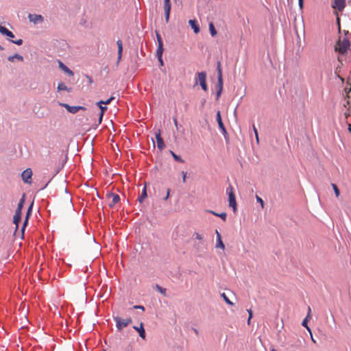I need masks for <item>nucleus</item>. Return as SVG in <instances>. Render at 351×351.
<instances>
[{"label":"nucleus","mask_w":351,"mask_h":351,"mask_svg":"<svg viewBox=\"0 0 351 351\" xmlns=\"http://www.w3.org/2000/svg\"><path fill=\"white\" fill-rule=\"evenodd\" d=\"M350 47V41L348 38H344L343 40H339L335 45V49L339 53L343 54L346 52Z\"/></svg>","instance_id":"nucleus-1"},{"label":"nucleus","mask_w":351,"mask_h":351,"mask_svg":"<svg viewBox=\"0 0 351 351\" xmlns=\"http://www.w3.org/2000/svg\"><path fill=\"white\" fill-rule=\"evenodd\" d=\"M226 193L228 195V202H229V206L232 208L233 210L236 212L237 210V202H236V197L234 193V189L232 185H230L227 189Z\"/></svg>","instance_id":"nucleus-2"},{"label":"nucleus","mask_w":351,"mask_h":351,"mask_svg":"<svg viewBox=\"0 0 351 351\" xmlns=\"http://www.w3.org/2000/svg\"><path fill=\"white\" fill-rule=\"evenodd\" d=\"M195 81L196 83L199 82L202 88L204 90H207V84H206V73L204 71L198 72L195 75Z\"/></svg>","instance_id":"nucleus-3"},{"label":"nucleus","mask_w":351,"mask_h":351,"mask_svg":"<svg viewBox=\"0 0 351 351\" xmlns=\"http://www.w3.org/2000/svg\"><path fill=\"white\" fill-rule=\"evenodd\" d=\"M114 319L116 322V326L118 328V330L123 329V328L128 326L132 322V319L130 317L122 319L119 317H114Z\"/></svg>","instance_id":"nucleus-4"},{"label":"nucleus","mask_w":351,"mask_h":351,"mask_svg":"<svg viewBox=\"0 0 351 351\" xmlns=\"http://www.w3.org/2000/svg\"><path fill=\"white\" fill-rule=\"evenodd\" d=\"M32 171L30 168L24 170L21 174L23 181L26 184L32 183Z\"/></svg>","instance_id":"nucleus-5"},{"label":"nucleus","mask_w":351,"mask_h":351,"mask_svg":"<svg viewBox=\"0 0 351 351\" xmlns=\"http://www.w3.org/2000/svg\"><path fill=\"white\" fill-rule=\"evenodd\" d=\"M217 72H218V86L219 90L217 91V95L219 96L221 94L222 86H223V80H222V70L221 69V64L219 62L217 64Z\"/></svg>","instance_id":"nucleus-6"},{"label":"nucleus","mask_w":351,"mask_h":351,"mask_svg":"<svg viewBox=\"0 0 351 351\" xmlns=\"http://www.w3.org/2000/svg\"><path fill=\"white\" fill-rule=\"evenodd\" d=\"M156 38H157V41H158V49L156 50V56H160L161 55H162V53H163V43H162V39L160 35V34L156 32Z\"/></svg>","instance_id":"nucleus-7"},{"label":"nucleus","mask_w":351,"mask_h":351,"mask_svg":"<svg viewBox=\"0 0 351 351\" xmlns=\"http://www.w3.org/2000/svg\"><path fill=\"white\" fill-rule=\"evenodd\" d=\"M216 119H217V123H218L220 130L221 131V132L224 135V136L226 137V136L228 135V133H227L226 129L223 123L220 111H217Z\"/></svg>","instance_id":"nucleus-8"},{"label":"nucleus","mask_w":351,"mask_h":351,"mask_svg":"<svg viewBox=\"0 0 351 351\" xmlns=\"http://www.w3.org/2000/svg\"><path fill=\"white\" fill-rule=\"evenodd\" d=\"M164 10L165 14V21L167 23L169 19L170 11H171V3L170 0L164 1Z\"/></svg>","instance_id":"nucleus-9"},{"label":"nucleus","mask_w":351,"mask_h":351,"mask_svg":"<svg viewBox=\"0 0 351 351\" xmlns=\"http://www.w3.org/2000/svg\"><path fill=\"white\" fill-rule=\"evenodd\" d=\"M346 5V0H334L332 8L339 10L342 11Z\"/></svg>","instance_id":"nucleus-10"},{"label":"nucleus","mask_w":351,"mask_h":351,"mask_svg":"<svg viewBox=\"0 0 351 351\" xmlns=\"http://www.w3.org/2000/svg\"><path fill=\"white\" fill-rule=\"evenodd\" d=\"M108 197L109 199H112L111 202L109 203V206L111 208L113 207L116 204H117L120 200L119 195L112 193H108Z\"/></svg>","instance_id":"nucleus-11"},{"label":"nucleus","mask_w":351,"mask_h":351,"mask_svg":"<svg viewBox=\"0 0 351 351\" xmlns=\"http://www.w3.org/2000/svg\"><path fill=\"white\" fill-rule=\"evenodd\" d=\"M28 18L29 21L34 23H42L44 20L43 17L40 14H29Z\"/></svg>","instance_id":"nucleus-12"},{"label":"nucleus","mask_w":351,"mask_h":351,"mask_svg":"<svg viewBox=\"0 0 351 351\" xmlns=\"http://www.w3.org/2000/svg\"><path fill=\"white\" fill-rule=\"evenodd\" d=\"M114 99V97H111L110 98L108 99L106 101H97L96 102V106L99 108V110H107V108L106 106H104L103 104H108L110 103V101L112 100H113Z\"/></svg>","instance_id":"nucleus-13"},{"label":"nucleus","mask_w":351,"mask_h":351,"mask_svg":"<svg viewBox=\"0 0 351 351\" xmlns=\"http://www.w3.org/2000/svg\"><path fill=\"white\" fill-rule=\"evenodd\" d=\"M338 60L339 62V64L336 66L335 70V73L337 75V77H339L342 82H343L344 79L340 75V73H341V69H342L343 63L341 62V60L340 59L339 57L338 58Z\"/></svg>","instance_id":"nucleus-14"},{"label":"nucleus","mask_w":351,"mask_h":351,"mask_svg":"<svg viewBox=\"0 0 351 351\" xmlns=\"http://www.w3.org/2000/svg\"><path fill=\"white\" fill-rule=\"evenodd\" d=\"M309 319H311V307H310V306H308V313H307V315H306V317H305V318L304 319V320L302 321V325L303 326H304V327L307 329V330H308L309 332H311V329H310V328L308 326V324H307V323H308V320Z\"/></svg>","instance_id":"nucleus-15"},{"label":"nucleus","mask_w":351,"mask_h":351,"mask_svg":"<svg viewBox=\"0 0 351 351\" xmlns=\"http://www.w3.org/2000/svg\"><path fill=\"white\" fill-rule=\"evenodd\" d=\"M156 138L158 148L160 150L163 149L165 145L164 141L162 140V138L160 136V132H158V133L156 134Z\"/></svg>","instance_id":"nucleus-16"},{"label":"nucleus","mask_w":351,"mask_h":351,"mask_svg":"<svg viewBox=\"0 0 351 351\" xmlns=\"http://www.w3.org/2000/svg\"><path fill=\"white\" fill-rule=\"evenodd\" d=\"M32 206H33V202L31 204V205L29 206L28 209H27V214H26V217H25V219L23 222V227L21 228V232L23 234L24 231H25V227L28 223V218L32 213Z\"/></svg>","instance_id":"nucleus-17"},{"label":"nucleus","mask_w":351,"mask_h":351,"mask_svg":"<svg viewBox=\"0 0 351 351\" xmlns=\"http://www.w3.org/2000/svg\"><path fill=\"white\" fill-rule=\"evenodd\" d=\"M21 220V211H15V214L13 217V223L16 225V229L19 227V223Z\"/></svg>","instance_id":"nucleus-18"},{"label":"nucleus","mask_w":351,"mask_h":351,"mask_svg":"<svg viewBox=\"0 0 351 351\" xmlns=\"http://www.w3.org/2000/svg\"><path fill=\"white\" fill-rule=\"evenodd\" d=\"M59 67L69 76H73V72L66 65H64L61 61H59Z\"/></svg>","instance_id":"nucleus-19"},{"label":"nucleus","mask_w":351,"mask_h":351,"mask_svg":"<svg viewBox=\"0 0 351 351\" xmlns=\"http://www.w3.org/2000/svg\"><path fill=\"white\" fill-rule=\"evenodd\" d=\"M139 334V336L145 339V329L143 328V323H141L140 324V326L139 327H137V326H134L133 327Z\"/></svg>","instance_id":"nucleus-20"},{"label":"nucleus","mask_w":351,"mask_h":351,"mask_svg":"<svg viewBox=\"0 0 351 351\" xmlns=\"http://www.w3.org/2000/svg\"><path fill=\"white\" fill-rule=\"evenodd\" d=\"M189 23L195 34L199 32V27L195 20H189Z\"/></svg>","instance_id":"nucleus-21"},{"label":"nucleus","mask_w":351,"mask_h":351,"mask_svg":"<svg viewBox=\"0 0 351 351\" xmlns=\"http://www.w3.org/2000/svg\"><path fill=\"white\" fill-rule=\"evenodd\" d=\"M0 32L3 34L6 35L8 37L13 38L14 36L12 32H10L9 29H8L6 27L0 25Z\"/></svg>","instance_id":"nucleus-22"},{"label":"nucleus","mask_w":351,"mask_h":351,"mask_svg":"<svg viewBox=\"0 0 351 351\" xmlns=\"http://www.w3.org/2000/svg\"><path fill=\"white\" fill-rule=\"evenodd\" d=\"M117 45L118 46V56L119 59H121L123 51V45L121 40H118L117 41Z\"/></svg>","instance_id":"nucleus-23"},{"label":"nucleus","mask_w":351,"mask_h":351,"mask_svg":"<svg viewBox=\"0 0 351 351\" xmlns=\"http://www.w3.org/2000/svg\"><path fill=\"white\" fill-rule=\"evenodd\" d=\"M209 212L210 213H212L213 215L220 217L223 221H226V216L227 215H226V213H215V211H213V210H210Z\"/></svg>","instance_id":"nucleus-24"},{"label":"nucleus","mask_w":351,"mask_h":351,"mask_svg":"<svg viewBox=\"0 0 351 351\" xmlns=\"http://www.w3.org/2000/svg\"><path fill=\"white\" fill-rule=\"evenodd\" d=\"M147 195L146 186H145L143 189L141 196L138 197L139 202H141V203L143 202V200L147 197Z\"/></svg>","instance_id":"nucleus-25"},{"label":"nucleus","mask_w":351,"mask_h":351,"mask_svg":"<svg viewBox=\"0 0 351 351\" xmlns=\"http://www.w3.org/2000/svg\"><path fill=\"white\" fill-rule=\"evenodd\" d=\"M24 202H25V195H23L22 198L20 199L19 204H18V206H17V208L16 210L17 211H21L22 210V208L23 207V204H24Z\"/></svg>","instance_id":"nucleus-26"},{"label":"nucleus","mask_w":351,"mask_h":351,"mask_svg":"<svg viewBox=\"0 0 351 351\" xmlns=\"http://www.w3.org/2000/svg\"><path fill=\"white\" fill-rule=\"evenodd\" d=\"M209 30L212 36H215L217 34V31L213 23H209Z\"/></svg>","instance_id":"nucleus-27"},{"label":"nucleus","mask_w":351,"mask_h":351,"mask_svg":"<svg viewBox=\"0 0 351 351\" xmlns=\"http://www.w3.org/2000/svg\"><path fill=\"white\" fill-rule=\"evenodd\" d=\"M14 59H18L22 61L23 60V58L19 54H15L14 56L8 57V60L10 62H13Z\"/></svg>","instance_id":"nucleus-28"},{"label":"nucleus","mask_w":351,"mask_h":351,"mask_svg":"<svg viewBox=\"0 0 351 351\" xmlns=\"http://www.w3.org/2000/svg\"><path fill=\"white\" fill-rule=\"evenodd\" d=\"M170 153L175 160L180 162L181 163H183L184 162V160L182 159L180 156L176 155L173 152L170 151Z\"/></svg>","instance_id":"nucleus-29"},{"label":"nucleus","mask_w":351,"mask_h":351,"mask_svg":"<svg viewBox=\"0 0 351 351\" xmlns=\"http://www.w3.org/2000/svg\"><path fill=\"white\" fill-rule=\"evenodd\" d=\"M58 89L59 90H70V88H68L66 84L63 82H60L58 85Z\"/></svg>","instance_id":"nucleus-30"},{"label":"nucleus","mask_w":351,"mask_h":351,"mask_svg":"<svg viewBox=\"0 0 351 351\" xmlns=\"http://www.w3.org/2000/svg\"><path fill=\"white\" fill-rule=\"evenodd\" d=\"M63 106H64L67 110H86L84 107L82 106H75V107H70L67 104H63Z\"/></svg>","instance_id":"nucleus-31"},{"label":"nucleus","mask_w":351,"mask_h":351,"mask_svg":"<svg viewBox=\"0 0 351 351\" xmlns=\"http://www.w3.org/2000/svg\"><path fill=\"white\" fill-rule=\"evenodd\" d=\"M332 189L334 190L335 196L337 197H338L339 196V195H340V191H339V189L338 186L335 184H332Z\"/></svg>","instance_id":"nucleus-32"},{"label":"nucleus","mask_w":351,"mask_h":351,"mask_svg":"<svg viewBox=\"0 0 351 351\" xmlns=\"http://www.w3.org/2000/svg\"><path fill=\"white\" fill-rule=\"evenodd\" d=\"M216 247L221 248L222 250L225 249V245L223 244L222 240H217Z\"/></svg>","instance_id":"nucleus-33"},{"label":"nucleus","mask_w":351,"mask_h":351,"mask_svg":"<svg viewBox=\"0 0 351 351\" xmlns=\"http://www.w3.org/2000/svg\"><path fill=\"white\" fill-rule=\"evenodd\" d=\"M193 238L201 241L203 239V236L199 232H194L193 234Z\"/></svg>","instance_id":"nucleus-34"},{"label":"nucleus","mask_w":351,"mask_h":351,"mask_svg":"<svg viewBox=\"0 0 351 351\" xmlns=\"http://www.w3.org/2000/svg\"><path fill=\"white\" fill-rule=\"evenodd\" d=\"M221 297L223 298V300H225V302L229 304V305H233V303L228 299V298L226 296V295L223 293L221 294Z\"/></svg>","instance_id":"nucleus-35"},{"label":"nucleus","mask_w":351,"mask_h":351,"mask_svg":"<svg viewBox=\"0 0 351 351\" xmlns=\"http://www.w3.org/2000/svg\"><path fill=\"white\" fill-rule=\"evenodd\" d=\"M104 111H100L99 113L98 114V117H99V119H98V124H100L101 123V121H102V118H103V116H104Z\"/></svg>","instance_id":"nucleus-36"},{"label":"nucleus","mask_w":351,"mask_h":351,"mask_svg":"<svg viewBox=\"0 0 351 351\" xmlns=\"http://www.w3.org/2000/svg\"><path fill=\"white\" fill-rule=\"evenodd\" d=\"M256 199L257 202H259V203L261 204V207H262V208H264V205H265V204H264V202H263V200L262 199V198H261L258 195H256Z\"/></svg>","instance_id":"nucleus-37"},{"label":"nucleus","mask_w":351,"mask_h":351,"mask_svg":"<svg viewBox=\"0 0 351 351\" xmlns=\"http://www.w3.org/2000/svg\"><path fill=\"white\" fill-rule=\"evenodd\" d=\"M253 130H254V132L255 134L256 142L258 143V142H259L258 134L257 129L256 128L255 125H253Z\"/></svg>","instance_id":"nucleus-38"},{"label":"nucleus","mask_w":351,"mask_h":351,"mask_svg":"<svg viewBox=\"0 0 351 351\" xmlns=\"http://www.w3.org/2000/svg\"><path fill=\"white\" fill-rule=\"evenodd\" d=\"M156 289H158V291L159 292H160L161 293H162L163 295L165 294V291H166V289H163L162 287H160V286L158 285H156Z\"/></svg>","instance_id":"nucleus-39"},{"label":"nucleus","mask_w":351,"mask_h":351,"mask_svg":"<svg viewBox=\"0 0 351 351\" xmlns=\"http://www.w3.org/2000/svg\"><path fill=\"white\" fill-rule=\"evenodd\" d=\"M247 312L249 313V317H248V319H247V323H248V324H250V319L252 317V311L251 309H248Z\"/></svg>","instance_id":"nucleus-40"},{"label":"nucleus","mask_w":351,"mask_h":351,"mask_svg":"<svg viewBox=\"0 0 351 351\" xmlns=\"http://www.w3.org/2000/svg\"><path fill=\"white\" fill-rule=\"evenodd\" d=\"M13 43L17 45H21L23 44V40L22 39H19V40H11Z\"/></svg>","instance_id":"nucleus-41"},{"label":"nucleus","mask_w":351,"mask_h":351,"mask_svg":"<svg viewBox=\"0 0 351 351\" xmlns=\"http://www.w3.org/2000/svg\"><path fill=\"white\" fill-rule=\"evenodd\" d=\"M182 182H186V173L184 172V171H182Z\"/></svg>","instance_id":"nucleus-42"},{"label":"nucleus","mask_w":351,"mask_h":351,"mask_svg":"<svg viewBox=\"0 0 351 351\" xmlns=\"http://www.w3.org/2000/svg\"><path fill=\"white\" fill-rule=\"evenodd\" d=\"M134 308H138V309H141L142 311H145L144 306H141V305L134 306Z\"/></svg>","instance_id":"nucleus-43"},{"label":"nucleus","mask_w":351,"mask_h":351,"mask_svg":"<svg viewBox=\"0 0 351 351\" xmlns=\"http://www.w3.org/2000/svg\"><path fill=\"white\" fill-rule=\"evenodd\" d=\"M215 232L217 234V240H221V234H219V232H218V230H216Z\"/></svg>","instance_id":"nucleus-44"},{"label":"nucleus","mask_w":351,"mask_h":351,"mask_svg":"<svg viewBox=\"0 0 351 351\" xmlns=\"http://www.w3.org/2000/svg\"><path fill=\"white\" fill-rule=\"evenodd\" d=\"M169 193H170V190L168 189L167 190V195H165V197L164 198L165 200H167L168 199L169 197Z\"/></svg>","instance_id":"nucleus-45"},{"label":"nucleus","mask_w":351,"mask_h":351,"mask_svg":"<svg viewBox=\"0 0 351 351\" xmlns=\"http://www.w3.org/2000/svg\"><path fill=\"white\" fill-rule=\"evenodd\" d=\"M158 60L160 62V64L163 65V61H162V55L160 56H160H158Z\"/></svg>","instance_id":"nucleus-46"},{"label":"nucleus","mask_w":351,"mask_h":351,"mask_svg":"<svg viewBox=\"0 0 351 351\" xmlns=\"http://www.w3.org/2000/svg\"><path fill=\"white\" fill-rule=\"evenodd\" d=\"M299 5L300 8L303 6V0H299Z\"/></svg>","instance_id":"nucleus-47"},{"label":"nucleus","mask_w":351,"mask_h":351,"mask_svg":"<svg viewBox=\"0 0 351 351\" xmlns=\"http://www.w3.org/2000/svg\"><path fill=\"white\" fill-rule=\"evenodd\" d=\"M173 122H174V124H175L176 127L177 128L178 122H177V119L176 118H173Z\"/></svg>","instance_id":"nucleus-48"},{"label":"nucleus","mask_w":351,"mask_h":351,"mask_svg":"<svg viewBox=\"0 0 351 351\" xmlns=\"http://www.w3.org/2000/svg\"><path fill=\"white\" fill-rule=\"evenodd\" d=\"M350 116V113L346 112L345 113V119H347Z\"/></svg>","instance_id":"nucleus-49"},{"label":"nucleus","mask_w":351,"mask_h":351,"mask_svg":"<svg viewBox=\"0 0 351 351\" xmlns=\"http://www.w3.org/2000/svg\"><path fill=\"white\" fill-rule=\"evenodd\" d=\"M348 130L351 132V124H348Z\"/></svg>","instance_id":"nucleus-50"},{"label":"nucleus","mask_w":351,"mask_h":351,"mask_svg":"<svg viewBox=\"0 0 351 351\" xmlns=\"http://www.w3.org/2000/svg\"><path fill=\"white\" fill-rule=\"evenodd\" d=\"M310 333H311V332ZM311 335H312V334H311ZM311 337H313L311 336ZM312 341H313V342H315V339H313V338H312Z\"/></svg>","instance_id":"nucleus-51"},{"label":"nucleus","mask_w":351,"mask_h":351,"mask_svg":"<svg viewBox=\"0 0 351 351\" xmlns=\"http://www.w3.org/2000/svg\"><path fill=\"white\" fill-rule=\"evenodd\" d=\"M3 48L1 47V45H0V50H3Z\"/></svg>","instance_id":"nucleus-52"},{"label":"nucleus","mask_w":351,"mask_h":351,"mask_svg":"<svg viewBox=\"0 0 351 351\" xmlns=\"http://www.w3.org/2000/svg\"><path fill=\"white\" fill-rule=\"evenodd\" d=\"M271 351H276L274 349H272Z\"/></svg>","instance_id":"nucleus-53"}]
</instances>
